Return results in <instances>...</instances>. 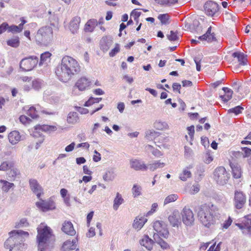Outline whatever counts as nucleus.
<instances>
[{
	"label": "nucleus",
	"instance_id": "1",
	"mask_svg": "<svg viewBox=\"0 0 251 251\" xmlns=\"http://www.w3.org/2000/svg\"><path fill=\"white\" fill-rule=\"evenodd\" d=\"M80 71V67L76 60L69 56H65L56 68L55 73L60 81L66 83Z\"/></svg>",
	"mask_w": 251,
	"mask_h": 251
},
{
	"label": "nucleus",
	"instance_id": "2",
	"mask_svg": "<svg viewBox=\"0 0 251 251\" xmlns=\"http://www.w3.org/2000/svg\"><path fill=\"white\" fill-rule=\"evenodd\" d=\"M197 210L199 219L203 225L208 227L214 225L219 218V209L211 203L201 205L198 207Z\"/></svg>",
	"mask_w": 251,
	"mask_h": 251
},
{
	"label": "nucleus",
	"instance_id": "3",
	"mask_svg": "<svg viewBox=\"0 0 251 251\" xmlns=\"http://www.w3.org/2000/svg\"><path fill=\"white\" fill-rule=\"evenodd\" d=\"M10 236L5 241L4 248L9 249V251H23V249H16L18 245H16L19 241H23V235H28V233L21 230H13L9 233Z\"/></svg>",
	"mask_w": 251,
	"mask_h": 251
},
{
	"label": "nucleus",
	"instance_id": "4",
	"mask_svg": "<svg viewBox=\"0 0 251 251\" xmlns=\"http://www.w3.org/2000/svg\"><path fill=\"white\" fill-rule=\"evenodd\" d=\"M51 236V229L48 226L44 228H38L37 241L39 251H48V242Z\"/></svg>",
	"mask_w": 251,
	"mask_h": 251
},
{
	"label": "nucleus",
	"instance_id": "5",
	"mask_svg": "<svg viewBox=\"0 0 251 251\" xmlns=\"http://www.w3.org/2000/svg\"><path fill=\"white\" fill-rule=\"evenodd\" d=\"M35 39L39 44L48 46L53 39V30L50 26H45L38 29L36 35Z\"/></svg>",
	"mask_w": 251,
	"mask_h": 251
},
{
	"label": "nucleus",
	"instance_id": "6",
	"mask_svg": "<svg viewBox=\"0 0 251 251\" xmlns=\"http://www.w3.org/2000/svg\"><path fill=\"white\" fill-rule=\"evenodd\" d=\"M213 175L214 180L218 184L221 185L226 184L229 178V174L226 169L222 166L215 169Z\"/></svg>",
	"mask_w": 251,
	"mask_h": 251
},
{
	"label": "nucleus",
	"instance_id": "7",
	"mask_svg": "<svg viewBox=\"0 0 251 251\" xmlns=\"http://www.w3.org/2000/svg\"><path fill=\"white\" fill-rule=\"evenodd\" d=\"M38 63V57L36 56H29L23 58L20 62V68L23 71H30L32 70Z\"/></svg>",
	"mask_w": 251,
	"mask_h": 251
},
{
	"label": "nucleus",
	"instance_id": "8",
	"mask_svg": "<svg viewBox=\"0 0 251 251\" xmlns=\"http://www.w3.org/2000/svg\"><path fill=\"white\" fill-rule=\"evenodd\" d=\"M240 229L242 230L243 234L245 235H251V214L245 216L242 220L241 223L236 224Z\"/></svg>",
	"mask_w": 251,
	"mask_h": 251
},
{
	"label": "nucleus",
	"instance_id": "9",
	"mask_svg": "<svg viewBox=\"0 0 251 251\" xmlns=\"http://www.w3.org/2000/svg\"><path fill=\"white\" fill-rule=\"evenodd\" d=\"M182 221L186 226H191L194 222L193 211L189 208L184 207L181 212Z\"/></svg>",
	"mask_w": 251,
	"mask_h": 251
},
{
	"label": "nucleus",
	"instance_id": "10",
	"mask_svg": "<svg viewBox=\"0 0 251 251\" xmlns=\"http://www.w3.org/2000/svg\"><path fill=\"white\" fill-rule=\"evenodd\" d=\"M233 202L234 205L236 209H241L246 202L245 194L241 191H235Z\"/></svg>",
	"mask_w": 251,
	"mask_h": 251
},
{
	"label": "nucleus",
	"instance_id": "11",
	"mask_svg": "<svg viewBox=\"0 0 251 251\" xmlns=\"http://www.w3.org/2000/svg\"><path fill=\"white\" fill-rule=\"evenodd\" d=\"M204 9L205 13L208 16L212 17L218 11L219 7L216 2L209 0L205 3Z\"/></svg>",
	"mask_w": 251,
	"mask_h": 251
},
{
	"label": "nucleus",
	"instance_id": "12",
	"mask_svg": "<svg viewBox=\"0 0 251 251\" xmlns=\"http://www.w3.org/2000/svg\"><path fill=\"white\" fill-rule=\"evenodd\" d=\"M153 227L154 230L157 232V236H161L165 238L168 236L169 232L163 222L159 221H155L153 223Z\"/></svg>",
	"mask_w": 251,
	"mask_h": 251
},
{
	"label": "nucleus",
	"instance_id": "13",
	"mask_svg": "<svg viewBox=\"0 0 251 251\" xmlns=\"http://www.w3.org/2000/svg\"><path fill=\"white\" fill-rule=\"evenodd\" d=\"M41 201L36 202V206L44 212L55 208V204L53 201L49 200L45 201L40 199Z\"/></svg>",
	"mask_w": 251,
	"mask_h": 251
},
{
	"label": "nucleus",
	"instance_id": "14",
	"mask_svg": "<svg viewBox=\"0 0 251 251\" xmlns=\"http://www.w3.org/2000/svg\"><path fill=\"white\" fill-rule=\"evenodd\" d=\"M57 127L54 126H49V125H36L34 126L35 131L33 133V136L34 137H37L38 136H41V135L38 132V130H42L45 132H48L50 133L51 132L55 131L56 130Z\"/></svg>",
	"mask_w": 251,
	"mask_h": 251
},
{
	"label": "nucleus",
	"instance_id": "15",
	"mask_svg": "<svg viewBox=\"0 0 251 251\" xmlns=\"http://www.w3.org/2000/svg\"><path fill=\"white\" fill-rule=\"evenodd\" d=\"M130 165L131 168L135 171H146L148 168L142 161L136 159H130Z\"/></svg>",
	"mask_w": 251,
	"mask_h": 251
},
{
	"label": "nucleus",
	"instance_id": "16",
	"mask_svg": "<svg viewBox=\"0 0 251 251\" xmlns=\"http://www.w3.org/2000/svg\"><path fill=\"white\" fill-rule=\"evenodd\" d=\"M30 187L33 192L40 199L43 192V189L37 180L31 179L29 181Z\"/></svg>",
	"mask_w": 251,
	"mask_h": 251
},
{
	"label": "nucleus",
	"instance_id": "17",
	"mask_svg": "<svg viewBox=\"0 0 251 251\" xmlns=\"http://www.w3.org/2000/svg\"><path fill=\"white\" fill-rule=\"evenodd\" d=\"M168 220L174 227L178 226L181 224L180 215L178 210H174L169 216Z\"/></svg>",
	"mask_w": 251,
	"mask_h": 251
},
{
	"label": "nucleus",
	"instance_id": "18",
	"mask_svg": "<svg viewBox=\"0 0 251 251\" xmlns=\"http://www.w3.org/2000/svg\"><path fill=\"white\" fill-rule=\"evenodd\" d=\"M61 230L63 232L70 236H74L75 234L76 231L71 222L65 221L62 224Z\"/></svg>",
	"mask_w": 251,
	"mask_h": 251
},
{
	"label": "nucleus",
	"instance_id": "19",
	"mask_svg": "<svg viewBox=\"0 0 251 251\" xmlns=\"http://www.w3.org/2000/svg\"><path fill=\"white\" fill-rule=\"evenodd\" d=\"M211 26H209L208 28L206 33L202 36H199L198 39L201 41L206 40L209 43L216 41V38L215 37V34L214 32H211Z\"/></svg>",
	"mask_w": 251,
	"mask_h": 251
},
{
	"label": "nucleus",
	"instance_id": "20",
	"mask_svg": "<svg viewBox=\"0 0 251 251\" xmlns=\"http://www.w3.org/2000/svg\"><path fill=\"white\" fill-rule=\"evenodd\" d=\"M91 81L86 77H81L76 81L75 86L80 91H84L90 85Z\"/></svg>",
	"mask_w": 251,
	"mask_h": 251
},
{
	"label": "nucleus",
	"instance_id": "21",
	"mask_svg": "<svg viewBox=\"0 0 251 251\" xmlns=\"http://www.w3.org/2000/svg\"><path fill=\"white\" fill-rule=\"evenodd\" d=\"M77 241L78 240L76 238L73 239L72 240H67L62 245V250L64 251H71L72 250H75L77 246L76 243Z\"/></svg>",
	"mask_w": 251,
	"mask_h": 251
},
{
	"label": "nucleus",
	"instance_id": "22",
	"mask_svg": "<svg viewBox=\"0 0 251 251\" xmlns=\"http://www.w3.org/2000/svg\"><path fill=\"white\" fill-rule=\"evenodd\" d=\"M141 246H144L148 251H151L154 244V241L148 235H145L139 241Z\"/></svg>",
	"mask_w": 251,
	"mask_h": 251
},
{
	"label": "nucleus",
	"instance_id": "23",
	"mask_svg": "<svg viewBox=\"0 0 251 251\" xmlns=\"http://www.w3.org/2000/svg\"><path fill=\"white\" fill-rule=\"evenodd\" d=\"M80 20L79 17L76 16L70 21L69 28L72 33L75 34L77 32L79 28Z\"/></svg>",
	"mask_w": 251,
	"mask_h": 251
},
{
	"label": "nucleus",
	"instance_id": "24",
	"mask_svg": "<svg viewBox=\"0 0 251 251\" xmlns=\"http://www.w3.org/2000/svg\"><path fill=\"white\" fill-rule=\"evenodd\" d=\"M230 166L232 169L233 176L235 178H239L241 176V169L240 166L235 163L230 162Z\"/></svg>",
	"mask_w": 251,
	"mask_h": 251
},
{
	"label": "nucleus",
	"instance_id": "25",
	"mask_svg": "<svg viewBox=\"0 0 251 251\" xmlns=\"http://www.w3.org/2000/svg\"><path fill=\"white\" fill-rule=\"evenodd\" d=\"M8 137L9 141L12 145L16 144L20 140L21 138L20 133L16 130L11 131L8 134Z\"/></svg>",
	"mask_w": 251,
	"mask_h": 251
},
{
	"label": "nucleus",
	"instance_id": "26",
	"mask_svg": "<svg viewBox=\"0 0 251 251\" xmlns=\"http://www.w3.org/2000/svg\"><path fill=\"white\" fill-rule=\"evenodd\" d=\"M98 23L96 19L89 20L85 24L84 30L86 32H93Z\"/></svg>",
	"mask_w": 251,
	"mask_h": 251
},
{
	"label": "nucleus",
	"instance_id": "27",
	"mask_svg": "<svg viewBox=\"0 0 251 251\" xmlns=\"http://www.w3.org/2000/svg\"><path fill=\"white\" fill-rule=\"evenodd\" d=\"M192 165H190L189 166L184 169L182 172L179 174V178L180 179L183 181H185L188 178H190L192 176V174L189 170L192 168Z\"/></svg>",
	"mask_w": 251,
	"mask_h": 251
},
{
	"label": "nucleus",
	"instance_id": "28",
	"mask_svg": "<svg viewBox=\"0 0 251 251\" xmlns=\"http://www.w3.org/2000/svg\"><path fill=\"white\" fill-rule=\"evenodd\" d=\"M147 221V219L141 217L140 218L136 217L134 221L133 224V227L137 230H140Z\"/></svg>",
	"mask_w": 251,
	"mask_h": 251
},
{
	"label": "nucleus",
	"instance_id": "29",
	"mask_svg": "<svg viewBox=\"0 0 251 251\" xmlns=\"http://www.w3.org/2000/svg\"><path fill=\"white\" fill-rule=\"evenodd\" d=\"M116 176L114 170L113 168H110L106 171L105 174L103 175V179L105 181H110L114 180Z\"/></svg>",
	"mask_w": 251,
	"mask_h": 251
},
{
	"label": "nucleus",
	"instance_id": "30",
	"mask_svg": "<svg viewBox=\"0 0 251 251\" xmlns=\"http://www.w3.org/2000/svg\"><path fill=\"white\" fill-rule=\"evenodd\" d=\"M51 54L49 51H46L42 53L40 55V60L38 62L39 66H41L44 64H47L50 62Z\"/></svg>",
	"mask_w": 251,
	"mask_h": 251
},
{
	"label": "nucleus",
	"instance_id": "31",
	"mask_svg": "<svg viewBox=\"0 0 251 251\" xmlns=\"http://www.w3.org/2000/svg\"><path fill=\"white\" fill-rule=\"evenodd\" d=\"M234 58H237L240 65H245L247 64V59L243 53L240 52H234L232 54Z\"/></svg>",
	"mask_w": 251,
	"mask_h": 251
},
{
	"label": "nucleus",
	"instance_id": "32",
	"mask_svg": "<svg viewBox=\"0 0 251 251\" xmlns=\"http://www.w3.org/2000/svg\"><path fill=\"white\" fill-rule=\"evenodd\" d=\"M31 85L33 89L38 91L45 85V83L43 80L36 78L32 81Z\"/></svg>",
	"mask_w": 251,
	"mask_h": 251
},
{
	"label": "nucleus",
	"instance_id": "33",
	"mask_svg": "<svg viewBox=\"0 0 251 251\" xmlns=\"http://www.w3.org/2000/svg\"><path fill=\"white\" fill-rule=\"evenodd\" d=\"M7 45L11 47L17 48L20 46V38L18 36H14L6 41Z\"/></svg>",
	"mask_w": 251,
	"mask_h": 251
},
{
	"label": "nucleus",
	"instance_id": "34",
	"mask_svg": "<svg viewBox=\"0 0 251 251\" xmlns=\"http://www.w3.org/2000/svg\"><path fill=\"white\" fill-rule=\"evenodd\" d=\"M222 89L225 93L226 95H222L220 97L224 102H227L231 99L233 92L231 89L227 87H223Z\"/></svg>",
	"mask_w": 251,
	"mask_h": 251
},
{
	"label": "nucleus",
	"instance_id": "35",
	"mask_svg": "<svg viewBox=\"0 0 251 251\" xmlns=\"http://www.w3.org/2000/svg\"><path fill=\"white\" fill-rule=\"evenodd\" d=\"M79 118L78 114L75 112H70L67 116V122L69 124H75L78 122Z\"/></svg>",
	"mask_w": 251,
	"mask_h": 251
},
{
	"label": "nucleus",
	"instance_id": "36",
	"mask_svg": "<svg viewBox=\"0 0 251 251\" xmlns=\"http://www.w3.org/2000/svg\"><path fill=\"white\" fill-rule=\"evenodd\" d=\"M124 200L122 198V195L119 193H117L116 196L114 200V203L113 205V209L115 210H117L119 206L124 202Z\"/></svg>",
	"mask_w": 251,
	"mask_h": 251
},
{
	"label": "nucleus",
	"instance_id": "37",
	"mask_svg": "<svg viewBox=\"0 0 251 251\" xmlns=\"http://www.w3.org/2000/svg\"><path fill=\"white\" fill-rule=\"evenodd\" d=\"M153 126L155 128L160 130L167 129L169 128L168 125L166 122L160 120L155 121Z\"/></svg>",
	"mask_w": 251,
	"mask_h": 251
},
{
	"label": "nucleus",
	"instance_id": "38",
	"mask_svg": "<svg viewBox=\"0 0 251 251\" xmlns=\"http://www.w3.org/2000/svg\"><path fill=\"white\" fill-rule=\"evenodd\" d=\"M0 183L2 186V190L5 192H7L9 189L14 186V184L13 183L9 182L5 180L0 179Z\"/></svg>",
	"mask_w": 251,
	"mask_h": 251
},
{
	"label": "nucleus",
	"instance_id": "39",
	"mask_svg": "<svg viewBox=\"0 0 251 251\" xmlns=\"http://www.w3.org/2000/svg\"><path fill=\"white\" fill-rule=\"evenodd\" d=\"M160 133L153 130H148L146 132V138L149 140H152L158 137Z\"/></svg>",
	"mask_w": 251,
	"mask_h": 251
},
{
	"label": "nucleus",
	"instance_id": "40",
	"mask_svg": "<svg viewBox=\"0 0 251 251\" xmlns=\"http://www.w3.org/2000/svg\"><path fill=\"white\" fill-rule=\"evenodd\" d=\"M14 163L13 161H4L0 165V171H6L14 167Z\"/></svg>",
	"mask_w": 251,
	"mask_h": 251
},
{
	"label": "nucleus",
	"instance_id": "41",
	"mask_svg": "<svg viewBox=\"0 0 251 251\" xmlns=\"http://www.w3.org/2000/svg\"><path fill=\"white\" fill-rule=\"evenodd\" d=\"M165 166V163L163 162H160L159 161L155 162L152 164H151L149 165L150 170L151 171H154L158 168H162Z\"/></svg>",
	"mask_w": 251,
	"mask_h": 251
},
{
	"label": "nucleus",
	"instance_id": "42",
	"mask_svg": "<svg viewBox=\"0 0 251 251\" xmlns=\"http://www.w3.org/2000/svg\"><path fill=\"white\" fill-rule=\"evenodd\" d=\"M101 100H102L101 98H93V97H90L89 99V100L85 102V104H84V105L85 106L88 107L94 103H99Z\"/></svg>",
	"mask_w": 251,
	"mask_h": 251
},
{
	"label": "nucleus",
	"instance_id": "43",
	"mask_svg": "<svg viewBox=\"0 0 251 251\" xmlns=\"http://www.w3.org/2000/svg\"><path fill=\"white\" fill-rule=\"evenodd\" d=\"M23 30V29L19 25H12L10 26L8 25V32H11L12 33H20Z\"/></svg>",
	"mask_w": 251,
	"mask_h": 251
},
{
	"label": "nucleus",
	"instance_id": "44",
	"mask_svg": "<svg viewBox=\"0 0 251 251\" xmlns=\"http://www.w3.org/2000/svg\"><path fill=\"white\" fill-rule=\"evenodd\" d=\"M243 109L244 108L243 107L238 105L228 109L227 112L228 113H234L236 115H237L241 113Z\"/></svg>",
	"mask_w": 251,
	"mask_h": 251
},
{
	"label": "nucleus",
	"instance_id": "45",
	"mask_svg": "<svg viewBox=\"0 0 251 251\" xmlns=\"http://www.w3.org/2000/svg\"><path fill=\"white\" fill-rule=\"evenodd\" d=\"M141 189H142V188L140 186L138 185L137 184H134L132 189L133 196L134 198H136V197L140 196L141 194Z\"/></svg>",
	"mask_w": 251,
	"mask_h": 251
},
{
	"label": "nucleus",
	"instance_id": "46",
	"mask_svg": "<svg viewBox=\"0 0 251 251\" xmlns=\"http://www.w3.org/2000/svg\"><path fill=\"white\" fill-rule=\"evenodd\" d=\"M158 19L160 21L162 25H166L168 24L170 16L168 14H160L158 16Z\"/></svg>",
	"mask_w": 251,
	"mask_h": 251
},
{
	"label": "nucleus",
	"instance_id": "47",
	"mask_svg": "<svg viewBox=\"0 0 251 251\" xmlns=\"http://www.w3.org/2000/svg\"><path fill=\"white\" fill-rule=\"evenodd\" d=\"M177 198L178 196L176 194L170 195L165 198L164 204L165 205L171 202L175 201L177 199Z\"/></svg>",
	"mask_w": 251,
	"mask_h": 251
},
{
	"label": "nucleus",
	"instance_id": "48",
	"mask_svg": "<svg viewBox=\"0 0 251 251\" xmlns=\"http://www.w3.org/2000/svg\"><path fill=\"white\" fill-rule=\"evenodd\" d=\"M27 115L33 119L37 118L38 115L36 109L33 106L30 107L27 112Z\"/></svg>",
	"mask_w": 251,
	"mask_h": 251
},
{
	"label": "nucleus",
	"instance_id": "49",
	"mask_svg": "<svg viewBox=\"0 0 251 251\" xmlns=\"http://www.w3.org/2000/svg\"><path fill=\"white\" fill-rule=\"evenodd\" d=\"M167 36L168 40L171 41H175L178 39V37L177 35V32H174L173 30H171L170 32V34H168Z\"/></svg>",
	"mask_w": 251,
	"mask_h": 251
},
{
	"label": "nucleus",
	"instance_id": "50",
	"mask_svg": "<svg viewBox=\"0 0 251 251\" xmlns=\"http://www.w3.org/2000/svg\"><path fill=\"white\" fill-rule=\"evenodd\" d=\"M28 226V223L26 219L23 218L20 221V222L16 226L17 228L26 227Z\"/></svg>",
	"mask_w": 251,
	"mask_h": 251
},
{
	"label": "nucleus",
	"instance_id": "51",
	"mask_svg": "<svg viewBox=\"0 0 251 251\" xmlns=\"http://www.w3.org/2000/svg\"><path fill=\"white\" fill-rule=\"evenodd\" d=\"M141 12L136 11V9L133 10L130 13V16L132 17L134 20H136V19H138L139 17L141 16Z\"/></svg>",
	"mask_w": 251,
	"mask_h": 251
},
{
	"label": "nucleus",
	"instance_id": "52",
	"mask_svg": "<svg viewBox=\"0 0 251 251\" xmlns=\"http://www.w3.org/2000/svg\"><path fill=\"white\" fill-rule=\"evenodd\" d=\"M13 148L11 146H7L5 148V151L4 152L5 155L10 156L13 152Z\"/></svg>",
	"mask_w": 251,
	"mask_h": 251
},
{
	"label": "nucleus",
	"instance_id": "53",
	"mask_svg": "<svg viewBox=\"0 0 251 251\" xmlns=\"http://www.w3.org/2000/svg\"><path fill=\"white\" fill-rule=\"evenodd\" d=\"M120 51V48L118 44H117L116 47L113 49L109 52V56L110 57L114 56Z\"/></svg>",
	"mask_w": 251,
	"mask_h": 251
},
{
	"label": "nucleus",
	"instance_id": "54",
	"mask_svg": "<svg viewBox=\"0 0 251 251\" xmlns=\"http://www.w3.org/2000/svg\"><path fill=\"white\" fill-rule=\"evenodd\" d=\"M8 24L6 22H4L0 25V34L5 32L6 30L8 31Z\"/></svg>",
	"mask_w": 251,
	"mask_h": 251
},
{
	"label": "nucleus",
	"instance_id": "55",
	"mask_svg": "<svg viewBox=\"0 0 251 251\" xmlns=\"http://www.w3.org/2000/svg\"><path fill=\"white\" fill-rule=\"evenodd\" d=\"M95 155L93 157V160L94 162H97L101 160L100 154L96 150L94 151Z\"/></svg>",
	"mask_w": 251,
	"mask_h": 251
},
{
	"label": "nucleus",
	"instance_id": "56",
	"mask_svg": "<svg viewBox=\"0 0 251 251\" xmlns=\"http://www.w3.org/2000/svg\"><path fill=\"white\" fill-rule=\"evenodd\" d=\"M158 244L163 249H167L169 248V244L162 239H160Z\"/></svg>",
	"mask_w": 251,
	"mask_h": 251
},
{
	"label": "nucleus",
	"instance_id": "57",
	"mask_svg": "<svg viewBox=\"0 0 251 251\" xmlns=\"http://www.w3.org/2000/svg\"><path fill=\"white\" fill-rule=\"evenodd\" d=\"M20 121L23 124L28 123L30 121V119L25 115H22L19 117Z\"/></svg>",
	"mask_w": 251,
	"mask_h": 251
},
{
	"label": "nucleus",
	"instance_id": "58",
	"mask_svg": "<svg viewBox=\"0 0 251 251\" xmlns=\"http://www.w3.org/2000/svg\"><path fill=\"white\" fill-rule=\"evenodd\" d=\"M232 222V219L229 217L228 219L226 220L223 224V227L226 229H227L231 225Z\"/></svg>",
	"mask_w": 251,
	"mask_h": 251
},
{
	"label": "nucleus",
	"instance_id": "59",
	"mask_svg": "<svg viewBox=\"0 0 251 251\" xmlns=\"http://www.w3.org/2000/svg\"><path fill=\"white\" fill-rule=\"evenodd\" d=\"M158 207V204L157 203H153L152 205H151V209L150 211H149L147 215H151L152 213H153L155 211H156V208H157Z\"/></svg>",
	"mask_w": 251,
	"mask_h": 251
},
{
	"label": "nucleus",
	"instance_id": "60",
	"mask_svg": "<svg viewBox=\"0 0 251 251\" xmlns=\"http://www.w3.org/2000/svg\"><path fill=\"white\" fill-rule=\"evenodd\" d=\"M187 129L188 131V134L190 135V138L192 139V138L194 137L195 132L194 126H188Z\"/></svg>",
	"mask_w": 251,
	"mask_h": 251
},
{
	"label": "nucleus",
	"instance_id": "61",
	"mask_svg": "<svg viewBox=\"0 0 251 251\" xmlns=\"http://www.w3.org/2000/svg\"><path fill=\"white\" fill-rule=\"evenodd\" d=\"M92 177L91 176H83L82 179V180L79 179L78 182H79V184H80L83 181L84 182L87 183V182H88L90 181H91L92 180Z\"/></svg>",
	"mask_w": 251,
	"mask_h": 251
},
{
	"label": "nucleus",
	"instance_id": "62",
	"mask_svg": "<svg viewBox=\"0 0 251 251\" xmlns=\"http://www.w3.org/2000/svg\"><path fill=\"white\" fill-rule=\"evenodd\" d=\"M194 61L196 65V69L198 71H200L201 67V59H200L198 57L194 58Z\"/></svg>",
	"mask_w": 251,
	"mask_h": 251
},
{
	"label": "nucleus",
	"instance_id": "63",
	"mask_svg": "<svg viewBox=\"0 0 251 251\" xmlns=\"http://www.w3.org/2000/svg\"><path fill=\"white\" fill-rule=\"evenodd\" d=\"M75 146V143L72 142L70 145L66 147L65 150L67 152H70L73 151Z\"/></svg>",
	"mask_w": 251,
	"mask_h": 251
},
{
	"label": "nucleus",
	"instance_id": "64",
	"mask_svg": "<svg viewBox=\"0 0 251 251\" xmlns=\"http://www.w3.org/2000/svg\"><path fill=\"white\" fill-rule=\"evenodd\" d=\"M76 109L78 112L82 114H87L89 112L87 109L81 107H76Z\"/></svg>",
	"mask_w": 251,
	"mask_h": 251
}]
</instances>
